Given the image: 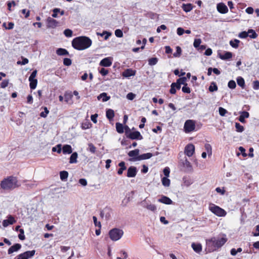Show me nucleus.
<instances>
[{"instance_id":"7c9ffc66","label":"nucleus","mask_w":259,"mask_h":259,"mask_svg":"<svg viewBox=\"0 0 259 259\" xmlns=\"http://www.w3.org/2000/svg\"><path fill=\"white\" fill-rule=\"evenodd\" d=\"M116 128L117 132L119 134H122L124 132V127L122 124L117 122L116 123Z\"/></svg>"},{"instance_id":"2eb2a0df","label":"nucleus","mask_w":259,"mask_h":259,"mask_svg":"<svg viewBox=\"0 0 259 259\" xmlns=\"http://www.w3.org/2000/svg\"><path fill=\"white\" fill-rule=\"evenodd\" d=\"M136 70L132 69H127L122 72V75L124 77H130L132 76H134L136 74Z\"/></svg>"},{"instance_id":"052dcab7","label":"nucleus","mask_w":259,"mask_h":259,"mask_svg":"<svg viewBox=\"0 0 259 259\" xmlns=\"http://www.w3.org/2000/svg\"><path fill=\"white\" fill-rule=\"evenodd\" d=\"M115 35L118 37H121L123 36V32L120 29H116L115 31Z\"/></svg>"},{"instance_id":"aec40b11","label":"nucleus","mask_w":259,"mask_h":259,"mask_svg":"<svg viewBox=\"0 0 259 259\" xmlns=\"http://www.w3.org/2000/svg\"><path fill=\"white\" fill-rule=\"evenodd\" d=\"M158 201L166 204H171L172 202V200L169 198L165 196H163L160 199H159Z\"/></svg>"},{"instance_id":"b1692460","label":"nucleus","mask_w":259,"mask_h":259,"mask_svg":"<svg viewBox=\"0 0 259 259\" xmlns=\"http://www.w3.org/2000/svg\"><path fill=\"white\" fill-rule=\"evenodd\" d=\"M56 53L59 56L68 55V52L65 49L59 48L56 51Z\"/></svg>"},{"instance_id":"09e8293b","label":"nucleus","mask_w":259,"mask_h":259,"mask_svg":"<svg viewBox=\"0 0 259 259\" xmlns=\"http://www.w3.org/2000/svg\"><path fill=\"white\" fill-rule=\"evenodd\" d=\"M228 86L229 88H230L231 89H234L236 88V82H235V81L230 80L228 82Z\"/></svg>"},{"instance_id":"f704fd0d","label":"nucleus","mask_w":259,"mask_h":259,"mask_svg":"<svg viewBox=\"0 0 259 259\" xmlns=\"http://www.w3.org/2000/svg\"><path fill=\"white\" fill-rule=\"evenodd\" d=\"M162 184L164 187H169L170 184V180L166 177H163L161 180Z\"/></svg>"},{"instance_id":"6ab92c4d","label":"nucleus","mask_w":259,"mask_h":259,"mask_svg":"<svg viewBox=\"0 0 259 259\" xmlns=\"http://www.w3.org/2000/svg\"><path fill=\"white\" fill-rule=\"evenodd\" d=\"M21 247V245L20 244L16 243L11 246L8 251V254H10L13 253L14 252L18 251Z\"/></svg>"},{"instance_id":"dca6fc26","label":"nucleus","mask_w":259,"mask_h":259,"mask_svg":"<svg viewBox=\"0 0 259 259\" xmlns=\"http://www.w3.org/2000/svg\"><path fill=\"white\" fill-rule=\"evenodd\" d=\"M57 24H58V22L56 20H55L51 17H49L47 19V27H48L55 28L57 26Z\"/></svg>"},{"instance_id":"58836bf2","label":"nucleus","mask_w":259,"mask_h":259,"mask_svg":"<svg viewBox=\"0 0 259 259\" xmlns=\"http://www.w3.org/2000/svg\"><path fill=\"white\" fill-rule=\"evenodd\" d=\"M204 147L208 155L209 156L211 155L212 154V148L211 145L209 144H205Z\"/></svg>"},{"instance_id":"a19ab883","label":"nucleus","mask_w":259,"mask_h":259,"mask_svg":"<svg viewBox=\"0 0 259 259\" xmlns=\"http://www.w3.org/2000/svg\"><path fill=\"white\" fill-rule=\"evenodd\" d=\"M143 206L148 210H150L152 211H155L156 210V207L154 204H147L146 205H144Z\"/></svg>"},{"instance_id":"5fc2aeb1","label":"nucleus","mask_w":259,"mask_h":259,"mask_svg":"<svg viewBox=\"0 0 259 259\" xmlns=\"http://www.w3.org/2000/svg\"><path fill=\"white\" fill-rule=\"evenodd\" d=\"M248 36V31L247 32H246V31H242L241 32H240L239 35H238V36L240 37V38H246L247 36Z\"/></svg>"},{"instance_id":"393cba45","label":"nucleus","mask_w":259,"mask_h":259,"mask_svg":"<svg viewBox=\"0 0 259 259\" xmlns=\"http://www.w3.org/2000/svg\"><path fill=\"white\" fill-rule=\"evenodd\" d=\"M118 166L120 167V168L118 169L117 171V174L119 175H121L122 174L123 171L126 169V167L125 166V162L124 161H121L118 164Z\"/></svg>"},{"instance_id":"39448f33","label":"nucleus","mask_w":259,"mask_h":259,"mask_svg":"<svg viewBox=\"0 0 259 259\" xmlns=\"http://www.w3.org/2000/svg\"><path fill=\"white\" fill-rule=\"evenodd\" d=\"M184 128L186 133L194 131L195 128V122L191 119L186 120L184 124Z\"/></svg>"},{"instance_id":"13d9d810","label":"nucleus","mask_w":259,"mask_h":259,"mask_svg":"<svg viewBox=\"0 0 259 259\" xmlns=\"http://www.w3.org/2000/svg\"><path fill=\"white\" fill-rule=\"evenodd\" d=\"M176 84L175 83H172L171 84V88L170 90V94H176Z\"/></svg>"},{"instance_id":"603ef678","label":"nucleus","mask_w":259,"mask_h":259,"mask_svg":"<svg viewBox=\"0 0 259 259\" xmlns=\"http://www.w3.org/2000/svg\"><path fill=\"white\" fill-rule=\"evenodd\" d=\"M72 63L71 60L69 58H64L63 60V64L65 66H70Z\"/></svg>"},{"instance_id":"f257e3e1","label":"nucleus","mask_w":259,"mask_h":259,"mask_svg":"<svg viewBox=\"0 0 259 259\" xmlns=\"http://www.w3.org/2000/svg\"><path fill=\"white\" fill-rule=\"evenodd\" d=\"M92 40L87 36H79L72 41V47L77 50H83L89 48L92 45Z\"/></svg>"},{"instance_id":"0eeeda50","label":"nucleus","mask_w":259,"mask_h":259,"mask_svg":"<svg viewBox=\"0 0 259 259\" xmlns=\"http://www.w3.org/2000/svg\"><path fill=\"white\" fill-rule=\"evenodd\" d=\"M195 152V146L192 144H188L185 148L184 153L188 157L192 156Z\"/></svg>"},{"instance_id":"4c0bfd02","label":"nucleus","mask_w":259,"mask_h":259,"mask_svg":"<svg viewBox=\"0 0 259 259\" xmlns=\"http://www.w3.org/2000/svg\"><path fill=\"white\" fill-rule=\"evenodd\" d=\"M248 36L251 38H255L257 36V34L253 29H249L248 30Z\"/></svg>"},{"instance_id":"f8f14e48","label":"nucleus","mask_w":259,"mask_h":259,"mask_svg":"<svg viewBox=\"0 0 259 259\" xmlns=\"http://www.w3.org/2000/svg\"><path fill=\"white\" fill-rule=\"evenodd\" d=\"M127 137L132 140H142L143 139V137L138 131L130 133L128 135H127Z\"/></svg>"},{"instance_id":"9b49d317","label":"nucleus","mask_w":259,"mask_h":259,"mask_svg":"<svg viewBox=\"0 0 259 259\" xmlns=\"http://www.w3.org/2000/svg\"><path fill=\"white\" fill-rule=\"evenodd\" d=\"M16 222L15 218L11 215L8 216V219L3 221V226L4 227H8L9 225H12Z\"/></svg>"},{"instance_id":"4be33fe9","label":"nucleus","mask_w":259,"mask_h":259,"mask_svg":"<svg viewBox=\"0 0 259 259\" xmlns=\"http://www.w3.org/2000/svg\"><path fill=\"white\" fill-rule=\"evenodd\" d=\"M62 151L64 154H70L72 152V148L69 145H65L62 148Z\"/></svg>"},{"instance_id":"3c124183","label":"nucleus","mask_w":259,"mask_h":259,"mask_svg":"<svg viewBox=\"0 0 259 259\" xmlns=\"http://www.w3.org/2000/svg\"><path fill=\"white\" fill-rule=\"evenodd\" d=\"M186 77H181V78H179L177 81V82L179 84H180V85L181 84H185V82L186 81Z\"/></svg>"},{"instance_id":"e2e57ef3","label":"nucleus","mask_w":259,"mask_h":259,"mask_svg":"<svg viewBox=\"0 0 259 259\" xmlns=\"http://www.w3.org/2000/svg\"><path fill=\"white\" fill-rule=\"evenodd\" d=\"M136 97V95L133 93H129L126 95V98L130 100H133Z\"/></svg>"},{"instance_id":"de8ad7c7","label":"nucleus","mask_w":259,"mask_h":259,"mask_svg":"<svg viewBox=\"0 0 259 259\" xmlns=\"http://www.w3.org/2000/svg\"><path fill=\"white\" fill-rule=\"evenodd\" d=\"M176 49V52H175L174 54V56L175 57H180L182 53L181 48L180 47L178 46L177 47Z\"/></svg>"},{"instance_id":"20e7f679","label":"nucleus","mask_w":259,"mask_h":259,"mask_svg":"<svg viewBox=\"0 0 259 259\" xmlns=\"http://www.w3.org/2000/svg\"><path fill=\"white\" fill-rule=\"evenodd\" d=\"M123 234V232L122 230L114 228L111 230L109 232V235L110 239L112 241H117L119 240Z\"/></svg>"},{"instance_id":"a211bd4d","label":"nucleus","mask_w":259,"mask_h":259,"mask_svg":"<svg viewBox=\"0 0 259 259\" xmlns=\"http://www.w3.org/2000/svg\"><path fill=\"white\" fill-rule=\"evenodd\" d=\"M153 156L152 154L151 153H147L141 154L138 157H137L135 160H144L150 158Z\"/></svg>"},{"instance_id":"9d476101","label":"nucleus","mask_w":259,"mask_h":259,"mask_svg":"<svg viewBox=\"0 0 259 259\" xmlns=\"http://www.w3.org/2000/svg\"><path fill=\"white\" fill-rule=\"evenodd\" d=\"M112 213L111 209L109 207H105L100 213V215L102 218H105L106 220L110 219Z\"/></svg>"},{"instance_id":"69168bd1","label":"nucleus","mask_w":259,"mask_h":259,"mask_svg":"<svg viewBox=\"0 0 259 259\" xmlns=\"http://www.w3.org/2000/svg\"><path fill=\"white\" fill-rule=\"evenodd\" d=\"M253 88L254 90H257L259 89V81L255 80L253 82Z\"/></svg>"},{"instance_id":"7ed1b4c3","label":"nucleus","mask_w":259,"mask_h":259,"mask_svg":"<svg viewBox=\"0 0 259 259\" xmlns=\"http://www.w3.org/2000/svg\"><path fill=\"white\" fill-rule=\"evenodd\" d=\"M208 208L211 212L218 217H225L227 214L224 209L214 204L210 203Z\"/></svg>"},{"instance_id":"72a5a7b5","label":"nucleus","mask_w":259,"mask_h":259,"mask_svg":"<svg viewBox=\"0 0 259 259\" xmlns=\"http://www.w3.org/2000/svg\"><path fill=\"white\" fill-rule=\"evenodd\" d=\"M139 150L137 149L128 152V155L131 157L138 156L139 154Z\"/></svg>"},{"instance_id":"680f3d73","label":"nucleus","mask_w":259,"mask_h":259,"mask_svg":"<svg viewBox=\"0 0 259 259\" xmlns=\"http://www.w3.org/2000/svg\"><path fill=\"white\" fill-rule=\"evenodd\" d=\"M169 173H170V169H169V167H165L163 169V174H164V176H165V177L168 178L169 176Z\"/></svg>"},{"instance_id":"774afa93","label":"nucleus","mask_w":259,"mask_h":259,"mask_svg":"<svg viewBox=\"0 0 259 259\" xmlns=\"http://www.w3.org/2000/svg\"><path fill=\"white\" fill-rule=\"evenodd\" d=\"M9 81L8 80H4L2 82L1 84V87L2 88H5L7 87L8 85Z\"/></svg>"},{"instance_id":"49530a36","label":"nucleus","mask_w":259,"mask_h":259,"mask_svg":"<svg viewBox=\"0 0 259 259\" xmlns=\"http://www.w3.org/2000/svg\"><path fill=\"white\" fill-rule=\"evenodd\" d=\"M49 113V110L48 109V108L47 107H44V111L41 112L40 113V116L41 117L45 118L47 116Z\"/></svg>"},{"instance_id":"e433bc0d","label":"nucleus","mask_w":259,"mask_h":259,"mask_svg":"<svg viewBox=\"0 0 259 259\" xmlns=\"http://www.w3.org/2000/svg\"><path fill=\"white\" fill-rule=\"evenodd\" d=\"M60 179L62 181L66 180L68 176V173L66 171H62L60 173Z\"/></svg>"},{"instance_id":"0e129e2a","label":"nucleus","mask_w":259,"mask_h":259,"mask_svg":"<svg viewBox=\"0 0 259 259\" xmlns=\"http://www.w3.org/2000/svg\"><path fill=\"white\" fill-rule=\"evenodd\" d=\"M182 91L185 93H190L191 92L190 89L187 87V84H185L182 89Z\"/></svg>"},{"instance_id":"4d7b16f0","label":"nucleus","mask_w":259,"mask_h":259,"mask_svg":"<svg viewBox=\"0 0 259 259\" xmlns=\"http://www.w3.org/2000/svg\"><path fill=\"white\" fill-rule=\"evenodd\" d=\"M64 34L66 37H71L72 35V31L70 29H67L64 30Z\"/></svg>"},{"instance_id":"8fccbe9b","label":"nucleus","mask_w":259,"mask_h":259,"mask_svg":"<svg viewBox=\"0 0 259 259\" xmlns=\"http://www.w3.org/2000/svg\"><path fill=\"white\" fill-rule=\"evenodd\" d=\"M19 232L20 233L18 235L19 238L21 240H24L25 239L24 230L22 229H20L19 230Z\"/></svg>"},{"instance_id":"412c9836","label":"nucleus","mask_w":259,"mask_h":259,"mask_svg":"<svg viewBox=\"0 0 259 259\" xmlns=\"http://www.w3.org/2000/svg\"><path fill=\"white\" fill-rule=\"evenodd\" d=\"M241 115L239 117V120L242 123L245 122V118H248L249 116V113L246 111L240 112Z\"/></svg>"},{"instance_id":"4468645a","label":"nucleus","mask_w":259,"mask_h":259,"mask_svg":"<svg viewBox=\"0 0 259 259\" xmlns=\"http://www.w3.org/2000/svg\"><path fill=\"white\" fill-rule=\"evenodd\" d=\"M137 168L135 166H130L127 169V177L128 178L135 177L137 175Z\"/></svg>"},{"instance_id":"338daca9","label":"nucleus","mask_w":259,"mask_h":259,"mask_svg":"<svg viewBox=\"0 0 259 259\" xmlns=\"http://www.w3.org/2000/svg\"><path fill=\"white\" fill-rule=\"evenodd\" d=\"M215 191L219 193H220L222 195H224L225 193V190L224 189V188H221L220 187H217L216 189H215Z\"/></svg>"},{"instance_id":"37998d69","label":"nucleus","mask_w":259,"mask_h":259,"mask_svg":"<svg viewBox=\"0 0 259 259\" xmlns=\"http://www.w3.org/2000/svg\"><path fill=\"white\" fill-rule=\"evenodd\" d=\"M62 151V147L61 144L57 145L56 147L52 148L53 152H57L58 153H60Z\"/></svg>"},{"instance_id":"a18cd8bd","label":"nucleus","mask_w":259,"mask_h":259,"mask_svg":"<svg viewBox=\"0 0 259 259\" xmlns=\"http://www.w3.org/2000/svg\"><path fill=\"white\" fill-rule=\"evenodd\" d=\"M235 127L236 128V131L238 132H242L244 131V127L242 125H240L239 123L236 122L235 123Z\"/></svg>"},{"instance_id":"a878e982","label":"nucleus","mask_w":259,"mask_h":259,"mask_svg":"<svg viewBox=\"0 0 259 259\" xmlns=\"http://www.w3.org/2000/svg\"><path fill=\"white\" fill-rule=\"evenodd\" d=\"M101 99H102L103 102H106L110 99V97L107 96V94L106 93H103L98 96V99L99 100H100Z\"/></svg>"},{"instance_id":"c9c22d12","label":"nucleus","mask_w":259,"mask_h":259,"mask_svg":"<svg viewBox=\"0 0 259 259\" xmlns=\"http://www.w3.org/2000/svg\"><path fill=\"white\" fill-rule=\"evenodd\" d=\"M240 41L238 39L231 40L230 41V45L234 48H237Z\"/></svg>"},{"instance_id":"864d4df0","label":"nucleus","mask_w":259,"mask_h":259,"mask_svg":"<svg viewBox=\"0 0 259 259\" xmlns=\"http://www.w3.org/2000/svg\"><path fill=\"white\" fill-rule=\"evenodd\" d=\"M219 114L221 116H224L225 115V114L227 112V111L225 109L223 108V107H219Z\"/></svg>"},{"instance_id":"c03bdc74","label":"nucleus","mask_w":259,"mask_h":259,"mask_svg":"<svg viewBox=\"0 0 259 259\" xmlns=\"http://www.w3.org/2000/svg\"><path fill=\"white\" fill-rule=\"evenodd\" d=\"M89 148L88 150L90 151L92 153H95L96 151V147L92 144L89 143L88 144Z\"/></svg>"},{"instance_id":"c85d7f7f","label":"nucleus","mask_w":259,"mask_h":259,"mask_svg":"<svg viewBox=\"0 0 259 259\" xmlns=\"http://www.w3.org/2000/svg\"><path fill=\"white\" fill-rule=\"evenodd\" d=\"M237 82L238 85L241 87L242 89L245 87V81L244 79L241 76H239L237 78Z\"/></svg>"},{"instance_id":"423d86ee","label":"nucleus","mask_w":259,"mask_h":259,"mask_svg":"<svg viewBox=\"0 0 259 259\" xmlns=\"http://www.w3.org/2000/svg\"><path fill=\"white\" fill-rule=\"evenodd\" d=\"M180 163L186 168V171H192V166L191 163L188 160L187 158L186 157H185L183 159H180Z\"/></svg>"},{"instance_id":"473e14b6","label":"nucleus","mask_w":259,"mask_h":259,"mask_svg":"<svg viewBox=\"0 0 259 259\" xmlns=\"http://www.w3.org/2000/svg\"><path fill=\"white\" fill-rule=\"evenodd\" d=\"M29 81L30 82V88L31 89L34 90L36 88L37 83V80L36 79H29Z\"/></svg>"},{"instance_id":"bf43d9fd","label":"nucleus","mask_w":259,"mask_h":259,"mask_svg":"<svg viewBox=\"0 0 259 259\" xmlns=\"http://www.w3.org/2000/svg\"><path fill=\"white\" fill-rule=\"evenodd\" d=\"M201 42V40L200 39H199V38L195 39L194 40V41L193 43V46L196 48H198L200 46Z\"/></svg>"},{"instance_id":"bb28decb","label":"nucleus","mask_w":259,"mask_h":259,"mask_svg":"<svg viewBox=\"0 0 259 259\" xmlns=\"http://www.w3.org/2000/svg\"><path fill=\"white\" fill-rule=\"evenodd\" d=\"M114 116V112L112 109H109L106 111V117L109 120H111Z\"/></svg>"},{"instance_id":"c756f323","label":"nucleus","mask_w":259,"mask_h":259,"mask_svg":"<svg viewBox=\"0 0 259 259\" xmlns=\"http://www.w3.org/2000/svg\"><path fill=\"white\" fill-rule=\"evenodd\" d=\"M192 247L196 252H199L202 249L201 245L200 244H195L193 243L192 244Z\"/></svg>"},{"instance_id":"ddd939ff","label":"nucleus","mask_w":259,"mask_h":259,"mask_svg":"<svg viewBox=\"0 0 259 259\" xmlns=\"http://www.w3.org/2000/svg\"><path fill=\"white\" fill-rule=\"evenodd\" d=\"M217 10L221 14H226L228 12L227 7L224 3H219L217 6Z\"/></svg>"},{"instance_id":"cd10ccee","label":"nucleus","mask_w":259,"mask_h":259,"mask_svg":"<svg viewBox=\"0 0 259 259\" xmlns=\"http://www.w3.org/2000/svg\"><path fill=\"white\" fill-rule=\"evenodd\" d=\"M232 54L231 52H227L224 55H220V57L222 60H227L231 58Z\"/></svg>"},{"instance_id":"ea45409f","label":"nucleus","mask_w":259,"mask_h":259,"mask_svg":"<svg viewBox=\"0 0 259 259\" xmlns=\"http://www.w3.org/2000/svg\"><path fill=\"white\" fill-rule=\"evenodd\" d=\"M158 59L157 58H151L148 60V64L150 66H153L157 64Z\"/></svg>"},{"instance_id":"6e6d98bb","label":"nucleus","mask_w":259,"mask_h":259,"mask_svg":"<svg viewBox=\"0 0 259 259\" xmlns=\"http://www.w3.org/2000/svg\"><path fill=\"white\" fill-rule=\"evenodd\" d=\"M93 219L94 223L95 225L96 226L98 227L99 228H101V223L100 222H98L97 221V217H95V216H94L93 217Z\"/></svg>"},{"instance_id":"1a4fd4ad","label":"nucleus","mask_w":259,"mask_h":259,"mask_svg":"<svg viewBox=\"0 0 259 259\" xmlns=\"http://www.w3.org/2000/svg\"><path fill=\"white\" fill-rule=\"evenodd\" d=\"M211 241L212 242L213 245L217 247H220L223 245L227 241V238L223 237L216 239L215 238L211 239Z\"/></svg>"},{"instance_id":"2f4dec72","label":"nucleus","mask_w":259,"mask_h":259,"mask_svg":"<svg viewBox=\"0 0 259 259\" xmlns=\"http://www.w3.org/2000/svg\"><path fill=\"white\" fill-rule=\"evenodd\" d=\"M77 153L76 152H74L72 154L70 157L69 162L70 163H75L77 162Z\"/></svg>"},{"instance_id":"f03ea898","label":"nucleus","mask_w":259,"mask_h":259,"mask_svg":"<svg viewBox=\"0 0 259 259\" xmlns=\"http://www.w3.org/2000/svg\"><path fill=\"white\" fill-rule=\"evenodd\" d=\"M1 186L4 190H10L18 187L19 185L16 178L9 177L1 182Z\"/></svg>"},{"instance_id":"5701e85b","label":"nucleus","mask_w":259,"mask_h":259,"mask_svg":"<svg viewBox=\"0 0 259 259\" xmlns=\"http://www.w3.org/2000/svg\"><path fill=\"white\" fill-rule=\"evenodd\" d=\"M182 8L185 12H189L193 9V7L191 4H183L182 6Z\"/></svg>"},{"instance_id":"6e6552de","label":"nucleus","mask_w":259,"mask_h":259,"mask_svg":"<svg viewBox=\"0 0 259 259\" xmlns=\"http://www.w3.org/2000/svg\"><path fill=\"white\" fill-rule=\"evenodd\" d=\"M35 251L32 250L31 251H27L21 253L17 256V259H28L33 256L35 254Z\"/></svg>"},{"instance_id":"f3484780","label":"nucleus","mask_w":259,"mask_h":259,"mask_svg":"<svg viewBox=\"0 0 259 259\" xmlns=\"http://www.w3.org/2000/svg\"><path fill=\"white\" fill-rule=\"evenodd\" d=\"M112 65V62L110 58H105L100 62V65L104 67H109Z\"/></svg>"},{"instance_id":"79ce46f5","label":"nucleus","mask_w":259,"mask_h":259,"mask_svg":"<svg viewBox=\"0 0 259 259\" xmlns=\"http://www.w3.org/2000/svg\"><path fill=\"white\" fill-rule=\"evenodd\" d=\"M218 90V87L216 83L214 82H212L211 83V85L209 87V91L211 92L217 91Z\"/></svg>"}]
</instances>
